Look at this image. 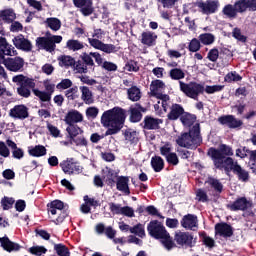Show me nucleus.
I'll return each instance as SVG.
<instances>
[{"instance_id":"obj_1","label":"nucleus","mask_w":256,"mask_h":256,"mask_svg":"<svg viewBox=\"0 0 256 256\" xmlns=\"http://www.w3.org/2000/svg\"><path fill=\"white\" fill-rule=\"evenodd\" d=\"M127 112L121 107L105 111L101 116V124L107 127L106 135H117L123 129Z\"/></svg>"},{"instance_id":"obj_2","label":"nucleus","mask_w":256,"mask_h":256,"mask_svg":"<svg viewBox=\"0 0 256 256\" xmlns=\"http://www.w3.org/2000/svg\"><path fill=\"white\" fill-rule=\"evenodd\" d=\"M147 230L151 237H154V239H160L162 245H164L165 249H167L168 251H171V249L175 247V242H173V239H171V236L167 233L165 226H163L161 222H150Z\"/></svg>"},{"instance_id":"obj_3","label":"nucleus","mask_w":256,"mask_h":256,"mask_svg":"<svg viewBox=\"0 0 256 256\" xmlns=\"http://www.w3.org/2000/svg\"><path fill=\"white\" fill-rule=\"evenodd\" d=\"M176 143L179 147H184L185 149H197L201 143L199 128L195 126L193 130L182 133L176 138Z\"/></svg>"},{"instance_id":"obj_4","label":"nucleus","mask_w":256,"mask_h":256,"mask_svg":"<svg viewBox=\"0 0 256 256\" xmlns=\"http://www.w3.org/2000/svg\"><path fill=\"white\" fill-rule=\"evenodd\" d=\"M208 155L213 159L214 165L217 169H224L225 167V156L231 157L233 155V149L231 147L222 144L219 149L210 148L208 150Z\"/></svg>"},{"instance_id":"obj_5","label":"nucleus","mask_w":256,"mask_h":256,"mask_svg":"<svg viewBox=\"0 0 256 256\" xmlns=\"http://www.w3.org/2000/svg\"><path fill=\"white\" fill-rule=\"evenodd\" d=\"M180 91L189 97L190 99H194L197 101L199 99V95L205 93V86L196 82L185 83L183 81H179Z\"/></svg>"},{"instance_id":"obj_6","label":"nucleus","mask_w":256,"mask_h":256,"mask_svg":"<svg viewBox=\"0 0 256 256\" xmlns=\"http://www.w3.org/2000/svg\"><path fill=\"white\" fill-rule=\"evenodd\" d=\"M226 173L233 171L234 175L238 177L239 181L247 182L249 181V172L245 170L239 163L234 162L233 158L228 157L225 159V167Z\"/></svg>"},{"instance_id":"obj_7","label":"nucleus","mask_w":256,"mask_h":256,"mask_svg":"<svg viewBox=\"0 0 256 256\" xmlns=\"http://www.w3.org/2000/svg\"><path fill=\"white\" fill-rule=\"evenodd\" d=\"M63 41V36L53 35L48 38H38L37 45L39 49H45V51H49V53H53L55 51V43H61Z\"/></svg>"},{"instance_id":"obj_8","label":"nucleus","mask_w":256,"mask_h":256,"mask_svg":"<svg viewBox=\"0 0 256 256\" xmlns=\"http://www.w3.org/2000/svg\"><path fill=\"white\" fill-rule=\"evenodd\" d=\"M25 65V60L21 57H14V58H6L4 62V66L8 71H12L13 73H17L23 69Z\"/></svg>"},{"instance_id":"obj_9","label":"nucleus","mask_w":256,"mask_h":256,"mask_svg":"<svg viewBox=\"0 0 256 256\" xmlns=\"http://www.w3.org/2000/svg\"><path fill=\"white\" fill-rule=\"evenodd\" d=\"M197 7L201 9L204 15H211L219 9V1L208 0L206 2H197Z\"/></svg>"},{"instance_id":"obj_10","label":"nucleus","mask_w":256,"mask_h":256,"mask_svg":"<svg viewBox=\"0 0 256 256\" xmlns=\"http://www.w3.org/2000/svg\"><path fill=\"white\" fill-rule=\"evenodd\" d=\"M165 91V83L161 80H154L150 85V95L151 97H163V99H167V94H163Z\"/></svg>"},{"instance_id":"obj_11","label":"nucleus","mask_w":256,"mask_h":256,"mask_svg":"<svg viewBox=\"0 0 256 256\" xmlns=\"http://www.w3.org/2000/svg\"><path fill=\"white\" fill-rule=\"evenodd\" d=\"M181 226L189 231H197L199 228V220L197 219V216L188 214L182 218Z\"/></svg>"},{"instance_id":"obj_12","label":"nucleus","mask_w":256,"mask_h":256,"mask_svg":"<svg viewBox=\"0 0 256 256\" xmlns=\"http://www.w3.org/2000/svg\"><path fill=\"white\" fill-rule=\"evenodd\" d=\"M88 42L91 47H94V49H98L99 51H103L104 53L115 52V45L113 44H105L96 38H88Z\"/></svg>"},{"instance_id":"obj_13","label":"nucleus","mask_w":256,"mask_h":256,"mask_svg":"<svg viewBox=\"0 0 256 256\" xmlns=\"http://www.w3.org/2000/svg\"><path fill=\"white\" fill-rule=\"evenodd\" d=\"M9 116L13 117V119H27L29 117V108L23 104L16 105L10 109Z\"/></svg>"},{"instance_id":"obj_14","label":"nucleus","mask_w":256,"mask_h":256,"mask_svg":"<svg viewBox=\"0 0 256 256\" xmlns=\"http://www.w3.org/2000/svg\"><path fill=\"white\" fill-rule=\"evenodd\" d=\"M140 43L145 47H154L157 43V34L152 31H144L140 35Z\"/></svg>"},{"instance_id":"obj_15","label":"nucleus","mask_w":256,"mask_h":256,"mask_svg":"<svg viewBox=\"0 0 256 256\" xmlns=\"http://www.w3.org/2000/svg\"><path fill=\"white\" fill-rule=\"evenodd\" d=\"M64 121L67 125H75V123H81L83 121V114L77 110H70L66 114Z\"/></svg>"},{"instance_id":"obj_16","label":"nucleus","mask_w":256,"mask_h":256,"mask_svg":"<svg viewBox=\"0 0 256 256\" xmlns=\"http://www.w3.org/2000/svg\"><path fill=\"white\" fill-rule=\"evenodd\" d=\"M74 5L81 9V13L85 16L91 15L93 13V2L91 0H73Z\"/></svg>"},{"instance_id":"obj_17","label":"nucleus","mask_w":256,"mask_h":256,"mask_svg":"<svg viewBox=\"0 0 256 256\" xmlns=\"http://www.w3.org/2000/svg\"><path fill=\"white\" fill-rule=\"evenodd\" d=\"M175 241L178 245H193V236L187 232L178 231L175 233Z\"/></svg>"},{"instance_id":"obj_18","label":"nucleus","mask_w":256,"mask_h":256,"mask_svg":"<svg viewBox=\"0 0 256 256\" xmlns=\"http://www.w3.org/2000/svg\"><path fill=\"white\" fill-rule=\"evenodd\" d=\"M13 43L17 49H22V51H31V42L23 35L16 36L13 39Z\"/></svg>"},{"instance_id":"obj_19","label":"nucleus","mask_w":256,"mask_h":256,"mask_svg":"<svg viewBox=\"0 0 256 256\" xmlns=\"http://www.w3.org/2000/svg\"><path fill=\"white\" fill-rule=\"evenodd\" d=\"M216 235L221 237H231L233 235V228L229 224H216L215 226Z\"/></svg>"},{"instance_id":"obj_20","label":"nucleus","mask_w":256,"mask_h":256,"mask_svg":"<svg viewBox=\"0 0 256 256\" xmlns=\"http://www.w3.org/2000/svg\"><path fill=\"white\" fill-rule=\"evenodd\" d=\"M145 111V109L142 108L141 105L135 104L134 106L130 107V121L132 123H139L141 121V112Z\"/></svg>"},{"instance_id":"obj_21","label":"nucleus","mask_w":256,"mask_h":256,"mask_svg":"<svg viewBox=\"0 0 256 256\" xmlns=\"http://www.w3.org/2000/svg\"><path fill=\"white\" fill-rule=\"evenodd\" d=\"M116 187L118 191L125 193V195H130L131 191L129 190V178L125 176H120L117 179Z\"/></svg>"},{"instance_id":"obj_22","label":"nucleus","mask_w":256,"mask_h":256,"mask_svg":"<svg viewBox=\"0 0 256 256\" xmlns=\"http://www.w3.org/2000/svg\"><path fill=\"white\" fill-rule=\"evenodd\" d=\"M0 243L1 247H3V249L9 253H11V251H19L21 249L19 244L11 242V240H9L7 237L0 238Z\"/></svg>"},{"instance_id":"obj_23","label":"nucleus","mask_w":256,"mask_h":256,"mask_svg":"<svg viewBox=\"0 0 256 256\" xmlns=\"http://www.w3.org/2000/svg\"><path fill=\"white\" fill-rule=\"evenodd\" d=\"M81 99L86 105H91L95 100L93 99V92L87 86H80Z\"/></svg>"},{"instance_id":"obj_24","label":"nucleus","mask_w":256,"mask_h":256,"mask_svg":"<svg viewBox=\"0 0 256 256\" xmlns=\"http://www.w3.org/2000/svg\"><path fill=\"white\" fill-rule=\"evenodd\" d=\"M0 19L5 23H13L14 19H17V14L11 8L0 10Z\"/></svg>"},{"instance_id":"obj_25","label":"nucleus","mask_w":256,"mask_h":256,"mask_svg":"<svg viewBox=\"0 0 256 256\" xmlns=\"http://www.w3.org/2000/svg\"><path fill=\"white\" fill-rule=\"evenodd\" d=\"M184 109L179 104H173L170 108V113L168 114V119L171 121H177L181 115L184 113Z\"/></svg>"},{"instance_id":"obj_26","label":"nucleus","mask_w":256,"mask_h":256,"mask_svg":"<svg viewBox=\"0 0 256 256\" xmlns=\"http://www.w3.org/2000/svg\"><path fill=\"white\" fill-rule=\"evenodd\" d=\"M161 123H163L161 119H157L151 116H146L144 118L145 129H159V125H161Z\"/></svg>"},{"instance_id":"obj_27","label":"nucleus","mask_w":256,"mask_h":256,"mask_svg":"<svg viewBox=\"0 0 256 256\" xmlns=\"http://www.w3.org/2000/svg\"><path fill=\"white\" fill-rule=\"evenodd\" d=\"M249 207V202L246 198H240L236 200L231 206V211H245Z\"/></svg>"},{"instance_id":"obj_28","label":"nucleus","mask_w":256,"mask_h":256,"mask_svg":"<svg viewBox=\"0 0 256 256\" xmlns=\"http://www.w3.org/2000/svg\"><path fill=\"white\" fill-rule=\"evenodd\" d=\"M66 131L70 137V141L75 139L76 137H79L81 135H83V130L75 125V124H70L67 128Z\"/></svg>"},{"instance_id":"obj_29","label":"nucleus","mask_w":256,"mask_h":256,"mask_svg":"<svg viewBox=\"0 0 256 256\" xmlns=\"http://www.w3.org/2000/svg\"><path fill=\"white\" fill-rule=\"evenodd\" d=\"M64 204L61 200H54L50 203L49 213L51 215H57V213L63 211Z\"/></svg>"},{"instance_id":"obj_30","label":"nucleus","mask_w":256,"mask_h":256,"mask_svg":"<svg viewBox=\"0 0 256 256\" xmlns=\"http://www.w3.org/2000/svg\"><path fill=\"white\" fill-rule=\"evenodd\" d=\"M130 101H139L141 99V90L137 86H132L127 90Z\"/></svg>"},{"instance_id":"obj_31","label":"nucleus","mask_w":256,"mask_h":256,"mask_svg":"<svg viewBox=\"0 0 256 256\" xmlns=\"http://www.w3.org/2000/svg\"><path fill=\"white\" fill-rule=\"evenodd\" d=\"M45 23L47 27H49V29H51L52 31H59V29H61V20H59L58 18H47Z\"/></svg>"},{"instance_id":"obj_32","label":"nucleus","mask_w":256,"mask_h":256,"mask_svg":"<svg viewBox=\"0 0 256 256\" xmlns=\"http://www.w3.org/2000/svg\"><path fill=\"white\" fill-rule=\"evenodd\" d=\"M66 47L69 51H81L84 45L79 40L70 39L66 42Z\"/></svg>"},{"instance_id":"obj_33","label":"nucleus","mask_w":256,"mask_h":256,"mask_svg":"<svg viewBox=\"0 0 256 256\" xmlns=\"http://www.w3.org/2000/svg\"><path fill=\"white\" fill-rule=\"evenodd\" d=\"M29 154L32 157H43V155L47 154V149L44 146L38 145L29 149Z\"/></svg>"},{"instance_id":"obj_34","label":"nucleus","mask_w":256,"mask_h":256,"mask_svg":"<svg viewBox=\"0 0 256 256\" xmlns=\"http://www.w3.org/2000/svg\"><path fill=\"white\" fill-rule=\"evenodd\" d=\"M222 13L223 15H225V17H228V19H233L237 17V9L231 4L226 5L223 8Z\"/></svg>"},{"instance_id":"obj_35","label":"nucleus","mask_w":256,"mask_h":256,"mask_svg":"<svg viewBox=\"0 0 256 256\" xmlns=\"http://www.w3.org/2000/svg\"><path fill=\"white\" fill-rule=\"evenodd\" d=\"M151 165L154 171H156V173H159V171L163 169L165 163L163 162V158H161L160 156H155L151 159Z\"/></svg>"},{"instance_id":"obj_36","label":"nucleus","mask_w":256,"mask_h":256,"mask_svg":"<svg viewBox=\"0 0 256 256\" xmlns=\"http://www.w3.org/2000/svg\"><path fill=\"white\" fill-rule=\"evenodd\" d=\"M199 41L202 42L203 45H213V43H215V35L211 33L201 34Z\"/></svg>"},{"instance_id":"obj_37","label":"nucleus","mask_w":256,"mask_h":256,"mask_svg":"<svg viewBox=\"0 0 256 256\" xmlns=\"http://www.w3.org/2000/svg\"><path fill=\"white\" fill-rule=\"evenodd\" d=\"M103 178L105 181H108V183H113V181L117 179V172H115V170L105 168L103 170Z\"/></svg>"},{"instance_id":"obj_38","label":"nucleus","mask_w":256,"mask_h":256,"mask_svg":"<svg viewBox=\"0 0 256 256\" xmlns=\"http://www.w3.org/2000/svg\"><path fill=\"white\" fill-rule=\"evenodd\" d=\"M60 67H73L75 59L71 56H62L58 59Z\"/></svg>"},{"instance_id":"obj_39","label":"nucleus","mask_w":256,"mask_h":256,"mask_svg":"<svg viewBox=\"0 0 256 256\" xmlns=\"http://www.w3.org/2000/svg\"><path fill=\"white\" fill-rule=\"evenodd\" d=\"M65 95L69 101H75V99H79V88L74 86L66 90Z\"/></svg>"},{"instance_id":"obj_40","label":"nucleus","mask_w":256,"mask_h":256,"mask_svg":"<svg viewBox=\"0 0 256 256\" xmlns=\"http://www.w3.org/2000/svg\"><path fill=\"white\" fill-rule=\"evenodd\" d=\"M33 93L36 97H38L40 99V101H51V93L49 92H45V91H41L39 89H34Z\"/></svg>"},{"instance_id":"obj_41","label":"nucleus","mask_w":256,"mask_h":256,"mask_svg":"<svg viewBox=\"0 0 256 256\" xmlns=\"http://www.w3.org/2000/svg\"><path fill=\"white\" fill-rule=\"evenodd\" d=\"M170 77L171 79H174L175 81H179L181 79H185V72L179 68H174L170 70Z\"/></svg>"},{"instance_id":"obj_42","label":"nucleus","mask_w":256,"mask_h":256,"mask_svg":"<svg viewBox=\"0 0 256 256\" xmlns=\"http://www.w3.org/2000/svg\"><path fill=\"white\" fill-rule=\"evenodd\" d=\"M70 143L77 147H87L88 145L87 138L81 134L80 136H76V138L70 140Z\"/></svg>"},{"instance_id":"obj_43","label":"nucleus","mask_w":256,"mask_h":256,"mask_svg":"<svg viewBox=\"0 0 256 256\" xmlns=\"http://www.w3.org/2000/svg\"><path fill=\"white\" fill-rule=\"evenodd\" d=\"M54 249L58 256H71L69 248L63 244H55Z\"/></svg>"},{"instance_id":"obj_44","label":"nucleus","mask_w":256,"mask_h":256,"mask_svg":"<svg viewBox=\"0 0 256 256\" xmlns=\"http://www.w3.org/2000/svg\"><path fill=\"white\" fill-rule=\"evenodd\" d=\"M234 7L236 8V13H243L249 9V2L248 0H239L235 3Z\"/></svg>"},{"instance_id":"obj_45","label":"nucleus","mask_w":256,"mask_h":256,"mask_svg":"<svg viewBox=\"0 0 256 256\" xmlns=\"http://www.w3.org/2000/svg\"><path fill=\"white\" fill-rule=\"evenodd\" d=\"M62 170L67 175H73V162L71 160H66L60 164Z\"/></svg>"},{"instance_id":"obj_46","label":"nucleus","mask_w":256,"mask_h":256,"mask_svg":"<svg viewBox=\"0 0 256 256\" xmlns=\"http://www.w3.org/2000/svg\"><path fill=\"white\" fill-rule=\"evenodd\" d=\"M2 53L7 55L8 57H15L17 55V50H15V47H13L11 44L6 42V45L0 50Z\"/></svg>"},{"instance_id":"obj_47","label":"nucleus","mask_w":256,"mask_h":256,"mask_svg":"<svg viewBox=\"0 0 256 256\" xmlns=\"http://www.w3.org/2000/svg\"><path fill=\"white\" fill-rule=\"evenodd\" d=\"M130 233H133L134 235H137L138 237H144L145 236V227L143 224H137L130 228Z\"/></svg>"},{"instance_id":"obj_48","label":"nucleus","mask_w":256,"mask_h":256,"mask_svg":"<svg viewBox=\"0 0 256 256\" xmlns=\"http://www.w3.org/2000/svg\"><path fill=\"white\" fill-rule=\"evenodd\" d=\"M180 119L185 127H191L195 123V116L191 114H183Z\"/></svg>"},{"instance_id":"obj_49","label":"nucleus","mask_w":256,"mask_h":256,"mask_svg":"<svg viewBox=\"0 0 256 256\" xmlns=\"http://www.w3.org/2000/svg\"><path fill=\"white\" fill-rule=\"evenodd\" d=\"M206 183H208V185L213 187V189H215V191H218L219 193L223 191V184H221V182H219V180L217 179L209 178L208 181H206Z\"/></svg>"},{"instance_id":"obj_50","label":"nucleus","mask_w":256,"mask_h":256,"mask_svg":"<svg viewBox=\"0 0 256 256\" xmlns=\"http://www.w3.org/2000/svg\"><path fill=\"white\" fill-rule=\"evenodd\" d=\"M225 86L223 85H213L204 87L205 93L208 95H213V93H219V91H223Z\"/></svg>"},{"instance_id":"obj_51","label":"nucleus","mask_w":256,"mask_h":256,"mask_svg":"<svg viewBox=\"0 0 256 256\" xmlns=\"http://www.w3.org/2000/svg\"><path fill=\"white\" fill-rule=\"evenodd\" d=\"M15 203V199L10 197H4L1 200V205L4 211H8V209H11L13 207V204Z\"/></svg>"},{"instance_id":"obj_52","label":"nucleus","mask_w":256,"mask_h":256,"mask_svg":"<svg viewBox=\"0 0 256 256\" xmlns=\"http://www.w3.org/2000/svg\"><path fill=\"white\" fill-rule=\"evenodd\" d=\"M188 49L192 53H197V51L201 49V42L197 38L192 39L189 43Z\"/></svg>"},{"instance_id":"obj_53","label":"nucleus","mask_w":256,"mask_h":256,"mask_svg":"<svg viewBox=\"0 0 256 256\" xmlns=\"http://www.w3.org/2000/svg\"><path fill=\"white\" fill-rule=\"evenodd\" d=\"M167 55L170 59H179L185 55V50L183 48L180 51L170 49L167 51Z\"/></svg>"},{"instance_id":"obj_54","label":"nucleus","mask_w":256,"mask_h":256,"mask_svg":"<svg viewBox=\"0 0 256 256\" xmlns=\"http://www.w3.org/2000/svg\"><path fill=\"white\" fill-rule=\"evenodd\" d=\"M173 149V146L171 143L166 142L160 146V153L163 155V157H167Z\"/></svg>"},{"instance_id":"obj_55","label":"nucleus","mask_w":256,"mask_h":256,"mask_svg":"<svg viewBox=\"0 0 256 256\" xmlns=\"http://www.w3.org/2000/svg\"><path fill=\"white\" fill-rule=\"evenodd\" d=\"M47 129H48L50 135H52V137H55V138L60 137L61 130H59V128H57V126L48 122Z\"/></svg>"},{"instance_id":"obj_56","label":"nucleus","mask_w":256,"mask_h":256,"mask_svg":"<svg viewBox=\"0 0 256 256\" xmlns=\"http://www.w3.org/2000/svg\"><path fill=\"white\" fill-rule=\"evenodd\" d=\"M30 253L37 256L45 255V253H47V248L43 246H34L30 248Z\"/></svg>"},{"instance_id":"obj_57","label":"nucleus","mask_w":256,"mask_h":256,"mask_svg":"<svg viewBox=\"0 0 256 256\" xmlns=\"http://www.w3.org/2000/svg\"><path fill=\"white\" fill-rule=\"evenodd\" d=\"M73 69L76 73H87V65L83 62H74Z\"/></svg>"},{"instance_id":"obj_58","label":"nucleus","mask_w":256,"mask_h":256,"mask_svg":"<svg viewBox=\"0 0 256 256\" xmlns=\"http://www.w3.org/2000/svg\"><path fill=\"white\" fill-rule=\"evenodd\" d=\"M241 76L237 72H230L225 76V81L227 83H232V81H241Z\"/></svg>"},{"instance_id":"obj_59","label":"nucleus","mask_w":256,"mask_h":256,"mask_svg":"<svg viewBox=\"0 0 256 256\" xmlns=\"http://www.w3.org/2000/svg\"><path fill=\"white\" fill-rule=\"evenodd\" d=\"M249 155V159H251V150L247 148H238L236 150V157H240V159H245Z\"/></svg>"},{"instance_id":"obj_60","label":"nucleus","mask_w":256,"mask_h":256,"mask_svg":"<svg viewBox=\"0 0 256 256\" xmlns=\"http://www.w3.org/2000/svg\"><path fill=\"white\" fill-rule=\"evenodd\" d=\"M125 71H133L134 73H137V71H139V64L133 60L129 61L125 67H124Z\"/></svg>"},{"instance_id":"obj_61","label":"nucleus","mask_w":256,"mask_h":256,"mask_svg":"<svg viewBox=\"0 0 256 256\" xmlns=\"http://www.w3.org/2000/svg\"><path fill=\"white\" fill-rule=\"evenodd\" d=\"M109 208L113 215H121L123 211V207L120 204H115L113 202L109 203Z\"/></svg>"},{"instance_id":"obj_62","label":"nucleus","mask_w":256,"mask_h":256,"mask_svg":"<svg viewBox=\"0 0 256 256\" xmlns=\"http://www.w3.org/2000/svg\"><path fill=\"white\" fill-rule=\"evenodd\" d=\"M72 85L73 82L70 79H63L56 87L57 89H69Z\"/></svg>"},{"instance_id":"obj_63","label":"nucleus","mask_w":256,"mask_h":256,"mask_svg":"<svg viewBox=\"0 0 256 256\" xmlns=\"http://www.w3.org/2000/svg\"><path fill=\"white\" fill-rule=\"evenodd\" d=\"M102 69H105V71H115L117 69V64L105 61L102 63Z\"/></svg>"},{"instance_id":"obj_64","label":"nucleus","mask_w":256,"mask_h":256,"mask_svg":"<svg viewBox=\"0 0 256 256\" xmlns=\"http://www.w3.org/2000/svg\"><path fill=\"white\" fill-rule=\"evenodd\" d=\"M250 166L253 173L256 174V150L250 152Z\"/></svg>"}]
</instances>
